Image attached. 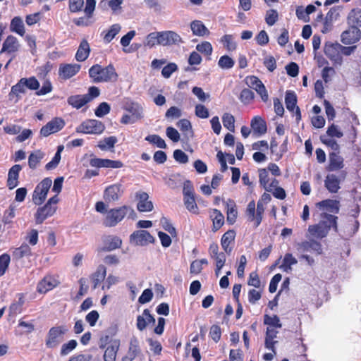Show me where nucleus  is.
Masks as SVG:
<instances>
[{"label": "nucleus", "mask_w": 361, "mask_h": 361, "mask_svg": "<svg viewBox=\"0 0 361 361\" xmlns=\"http://www.w3.org/2000/svg\"><path fill=\"white\" fill-rule=\"evenodd\" d=\"M39 87V82L35 76L22 78L16 85L11 87V92L8 94L9 99H15L16 102H18L20 98V94H25L26 89L36 91L35 94L37 96L45 95L53 90L52 84L49 79L43 82L41 88Z\"/></svg>", "instance_id": "obj_1"}, {"label": "nucleus", "mask_w": 361, "mask_h": 361, "mask_svg": "<svg viewBox=\"0 0 361 361\" xmlns=\"http://www.w3.org/2000/svg\"><path fill=\"white\" fill-rule=\"evenodd\" d=\"M88 73L92 82L95 83L114 82L117 81L118 78V75L111 63L105 67L99 64H94L90 67Z\"/></svg>", "instance_id": "obj_2"}, {"label": "nucleus", "mask_w": 361, "mask_h": 361, "mask_svg": "<svg viewBox=\"0 0 361 361\" xmlns=\"http://www.w3.org/2000/svg\"><path fill=\"white\" fill-rule=\"evenodd\" d=\"M130 210H131L130 207L126 205L108 210L104 219V225L106 227L116 226L125 218Z\"/></svg>", "instance_id": "obj_3"}, {"label": "nucleus", "mask_w": 361, "mask_h": 361, "mask_svg": "<svg viewBox=\"0 0 361 361\" xmlns=\"http://www.w3.org/2000/svg\"><path fill=\"white\" fill-rule=\"evenodd\" d=\"M67 331L66 327L63 325L51 327L46 336V347L49 349L58 347L63 341Z\"/></svg>", "instance_id": "obj_4"}, {"label": "nucleus", "mask_w": 361, "mask_h": 361, "mask_svg": "<svg viewBox=\"0 0 361 361\" xmlns=\"http://www.w3.org/2000/svg\"><path fill=\"white\" fill-rule=\"evenodd\" d=\"M183 195V202L186 209L192 214H198L199 207L196 203L195 190L190 180H186L184 183Z\"/></svg>", "instance_id": "obj_5"}, {"label": "nucleus", "mask_w": 361, "mask_h": 361, "mask_svg": "<svg viewBox=\"0 0 361 361\" xmlns=\"http://www.w3.org/2000/svg\"><path fill=\"white\" fill-rule=\"evenodd\" d=\"M105 130L104 124L96 119H87L76 128V132L84 134H102Z\"/></svg>", "instance_id": "obj_6"}, {"label": "nucleus", "mask_w": 361, "mask_h": 361, "mask_svg": "<svg viewBox=\"0 0 361 361\" xmlns=\"http://www.w3.org/2000/svg\"><path fill=\"white\" fill-rule=\"evenodd\" d=\"M51 183L50 178H45L36 186L32 194V201L35 205H41L46 200Z\"/></svg>", "instance_id": "obj_7"}, {"label": "nucleus", "mask_w": 361, "mask_h": 361, "mask_svg": "<svg viewBox=\"0 0 361 361\" xmlns=\"http://www.w3.org/2000/svg\"><path fill=\"white\" fill-rule=\"evenodd\" d=\"M245 82L247 86L257 92L263 102H267L269 100V95L266 87L258 77L255 75H247L245 78Z\"/></svg>", "instance_id": "obj_8"}, {"label": "nucleus", "mask_w": 361, "mask_h": 361, "mask_svg": "<svg viewBox=\"0 0 361 361\" xmlns=\"http://www.w3.org/2000/svg\"><path fill=\"white\" fill-rule=\"evenodd\" d=\"M130 242L137 246H146L154 242V237L146 230H137L130 235Z\"/></svg>", "instance_id": "obj_9"}, {"label": "nucleus", "mask_w": 361, "mask_h": 361, "mask_svg": "<svg viewBox=\"0 0 361 361\" xmlns=\"http://www.w3.org/2000/svg\"><path fill=\"white\" fill-rule=\"evenodd\" d=\"M123 185L121 183H115L106 187L104 191L103 198L106 202H114L118 201L123 195Z\"/></svg>", "instance_id": "obj_10"}, {"label": "nucleus", "mask_w": 361, "mask_h": 361, "mask_svg": "<svg viewBox=\"0 0 361 361\" xmlns=\"http://www.w3.org/2000/svg\"><path fill=\"white\" fill-rule=\"evenodd\" d=\"M295 248L299 253L310 251L316 255H322L323 252L322 244L313 239L298 243L295 245Z\"/></svg>", "instance_id": "obj_11"}, {"label": "nucleus", "mask_w": 361, "mask_h": 361, "mask_svg": "<svg viewBox=\"0 0 361 361\" xmlns=\"http://www.w3.org/2000/svg\"><path fill=\"white\" fill-rule=\"evenodd\" d=\"M342 48L343 47L338 43H326L324 51L325 55L334 63L341 64L343 59L341 51Z\"/></svg>", "instance_id": "obj_12"}, {"label": "nucleus", "mask_w": 361, "mask_h": 361, "mask_svg": "<svg viewBox=\"0 0 361 361\" xmlns=\"http://www.w3.org/2000/svg\"><path fill=\"white\" fill-rule=\"evenodd\" d=\"M65 126V122L61 118L56 117L48 122L40 129V135L47 137L51 134L61 130Z\"/></svg>", "instance_id": "obj_13"}, {"label": "nucleus", "mask_w": 361, "mask_h": 361, "mask_svg": "<svg viewBox=\"0 0 361 361\" xmlns=\"http://www.w3.org/2000/svg\"><path fill=\"white\" fill-rule=\"evenodd\" d=\"M347 173L342 171L339 177L335 174H328L324 180V185L326 188L331 193H336L340 189V183L341 180H344Z\"/></svg>", "instance_id": "obj_14"}, {"label": "nucleus", "mask_w": 361, "mask_h": 361, "mask_svg": "<svg viewBox=\"0 0 361 361\" xmlns=\"http://www.w3.org/2000/svg\"><path fill=\"white\" fill-rule=\"evenodd\" d=\"M81 66L78 63H61L59 68V77L66 80L75 76L80 70Z\"/></svg>", "instance_id": "obj_15"}, {"label": "nucleus", "mask_w": 361, "mask_h": 361, "mask_svg": "<svg viewBox=\"0 0 361 361\" xmlns=\"http://www.w3.org/2000/svg\"><path fill=\"white\" fill-rule=\"evenodd\" d=\"M90 164L96 168L119 169L123 166V163L120 160H111L109 159L92 158L90 160Z\"/></svg>", "instance_id": "obj_16"}, {"label": "nucleus", "mask_w": 361, "mask_h": 361, "mask_svg": "<svg viewBox=\"0 0 361 361\" xmlns=\"http://www.w3.org/2000/svg\"><path fill=\"white\" fill-rule=\"evenodd\" d=\"M56 206L46 203L43 207H39L35 214V223L41 224L44 221L54 214L56 211Z\"/></svg>", "instance_id": "obj_17"}, {"label": "nucleus", "mask_w": 361, "mask_h": 361, "mask_svg": "<svg viewBox=\"0 0 361 361\" xmlns=\"http://www.w3.org/2000/svg\"><path fill=\"white\" fill-rule=\"evenodd\" d=\"M159 34H160L159 37H161V45L162 46H171L183 42L181 37L174 31H162Z\"/></svg>", "instance_id": "obj_18"}, {"label": "nucleus", "mask_w": 361, "mask_h": 361, "mask_svg": "<svg viewBox=\"0 0 361 361\" xmlns=\"http://www.w3.org/2000/svg\"><path fill=\"white\" fill-rule=\"evenodd\" d=\"M361 32L360 29L349 26L348 29L341 34V42L346 45L354 44L360 40Z\"/></svg>", "instance_id": "obj_19"}, {"label": "nucleus", "mask_w": 361, "mask_h": 361, "mask_svg": "<svg viewBox=\"0 0 361 361\" xmlns=\"http://www.w3.org/2000/svg\"><path fill=\"white\" fill-rule=\"evenodd\" d=\"M344 167V159L340 152H330L329 154V164L326 167L327 171H336Z\"/></svg>", "instance_id": "obj_20"}, {"label": "nucleus", "mask_w": 361, "mask_h": 361, "mask_svg": "<svg viewBox=\"0 0 361 361\" xmlns=\"http://www.w3.org/2000/svg\"><path fill=\"white\" fill-rule=\"evenodd\" d=\"M135 197L138 200L137 209L139 212H147L153 209V204L149 200V195L147 192L140 191L136 193Z\"/></svg>", "instance_id": "obj_21"}, {"label": "nucleus", "mask_w": 361, "mask_h": 361, "mask_svg": "<svg viewBox=\"0 0 361 361\" xmlns=\"http://www.w3.org/2000/svg\"><path fill=\"white\" fill-rule=\"evenodd\" d=\"M59 283L57 279L47 275L37 285V291L40 293H46L56 287Z\"/></svg>", "instance_id": "obj_22"}, {"label": "nucleus", "mask_w": 361, "mask_h": 361, "mask_svg": "<svg viewBox=\"0 0 361 361\" xmlns=\"http://www.w3.org/2000/svg\"><path fill=\"white\" fill-rule=\"evenodd\" d=\"M235 237V232L233 229L227 231L221 237V247L228 255H230L233 250Z\"/></svg>", "instance_id": "obj_23"}, {"label": "nucleus", "mask_w": 361, "mask_h": 361, "mask_svg": "<svg viewBox=\"0 0 361 361\" xmlns=\"http://www.w3.org/2000/svg\"><path fill=\"white\" fill-rule=\"evenodd\" d=\"M149 324H154L155 318L150 314L148 309H145L143 310L142 315L137 317L136 326L138 330L143 331Z\"/></svg>", "instance_id": "obj_24"}, {"label": "nucleus", "mask_w": 361, "mask_h": 361, "mask_svg": "<svg viewBox=\"0 0 361 361\" xmlns=\"http://www.w3.org/2000/svg\"><path fill=\"white\" fill-rule=\"evenodd\" d=\"M22 169L20 164L13 165L8 171L7 178V187L12 190L18 186L19 182V173Z\"/></svg>", "instance_id": "obj_25"}, {"label": "nucleus", "mask_w": 361, "mask_h": 361, "mask_svg": "<svg viewBox=\"0 0 361 361\" xmlns=\"http://www.w3.org/2000/svg\"><path fill=\"white\" fill-rule=\"evenodd\" d=\"M20 44L18 39L13 35H8L4 40L1 53L6 52L8 54L15 53L19 50Z\"/></svg>", "instance_id": "obj_26"}, {"label": "nucleus", "mask_w": 361, "mask_h": 361, "mask_svg": "<svg viewBox=\"0 0 361 361\" xmlns=\"http://www.w3.org/2000/svg\"><path fill=\"white\" fill-rule=\"evenodd\" d=\"M278 329L279 328L267 327L266 330L264 345L266 348L271 350L274 354H276L275 344L277 341H274V338L277 337L279 333Z\"/></svg>", "instance_id": "obj_27"}, {"label": "nucleus", "mask_w": 361, "mask_h": 361, "mask_svg": "<svg viewBox=\"0 0 361 361\" xmlns=\"http://www.w3.org/2000/svg\"><path fill=\"white\" fill-rule=\"evenodd\" d=\"M102 248L104 251H112L116 249L120 248L122 245V240L116 235H109L103 238Z\"/></svg>", "instance_id": "obj_28"}, {"label": "nucleus", "mask_w": 361, "mask_h": 361, "mask_svg": "<svg viewBox=\"0 0 361 361\" xmlns=\"http://www.w3.org/2000/svg\"><path fill=\"white\" fill-rule=\"evenodd\" d=\"M316 207L324 212L337 214L339 212V202L327 199L317 202Z\"/></svg>", "instance_id": "obj_29"}, {"label": "nucleus", "mask_w": 361, "mask_h": 361, "mask_svg": "<svg viewBox=\"0 0 361 361\" xmlns=\"http://www.w3.org/2000/svg\"><path fill=\"white\" fill-rule=\"evenodd\" d=\"M226 210V221L228 224L233 225L235 223L238 216L237 205L232 199H228L225 202Z\"/></svg>", "instance_id": "obj_30"}, {"label": "nucleus", "mask_w": 361, "mask_h": 361, "mask_svg": "<svg viewBox=\"0 0 361 361\" xmlns=\"http://www.w3.org/2000/svg\"><path fill=\"white\" fill-rule=\"evenodd\" d=\"M90 54V47L87 39H83L78 48L75 58L77 61L82 62L85 61Z\"/></svg>", "instance_id": "obj_31"}, {"label": "nucleus", "mask_w": 361, "mask_h": 361, "mask_svg": "<svg viewBox=\"0 0 361 361\" xmlns=\"http://www.w3.org/2000/svg\"><path fill=\"white\" fill-rule=\"evenodd\" d=\"M209 216L212 221V230L214 232H216L222 227L224 224V216L219 209H213L210 212Z\"/></svg>", "instance_id": "obj_32"}, {"label": "nucleus", "mask_w": 361, "mask_h": 361, "mask_svg": "<svg viewBox=\"0 0 361 361\" xmlns=\"http://www.w3.org/2000/svg\"><path fill=\"white\" fill-rule=\"evenodd\" d=\"M320 217L321 221L319 224H322L323 227L325 226L328 231H330L331 227L334 228L335 231H337V216L323 212Z\"/></svg>", "instance_id": "obj_33"}, {"label": "nucleus", "mask_w": 361, "mask_h": 361, "mask_svg": "<svg viewBox=\"0 0 361 361\" xmlns=\"http://www.w3.org/2000/svg\"><path fill=\"white\" fill-rule=\"evenodd\" d=\"M308 232L312 237L317 239H322L329 233L325 226L323 227L322 224L319 223L317 224L309 226Z\"/></svg>", "instance_id": "obj_34"}, {"label": "nucleus", "mask_w": 361, "mask_h": 361, "mask_svg": "<svg viewBox=\"0 0 361 361\" xmlns=\"http://www.w3.org/2000/svg\"><path fill=\"white\" fill-rule=\"evenodd\" d=\"M125 110L131 114V116L137 121L143 117V108L137 102H128L126 104Z\"/></svg>", "instance_id": "obj_35"}, {"label": "nucleus", "mask_w": 361, "mask_h": 361, "mask_svg": "<svg viewBox=\"0 0 361 361\" xmlns=\"http://www.w3.org/2000/svg\"><path fill=\"white\" fill-rule=\"evenodd\" d=\"M347 21L349 26L359 29L361 27V9H352L348 13Z\"/></svg>", "instance_id": "obj_36"}, {"label": "nucleus", "mask_w": 361, "mask_h": 361, "mask_svg": "<svg viewBox=\"0 0 361 361\" xmlns=\"http://www.w3.org/2000/svg\"><path fill=\"white\" fill-rule=\"evenodd\" d=\"M10 30L18 35L23 37L25 34V29L23 21L20 16H15L11 21Z\"/></svg>", "instance_id": "obj_37"}, {"label": "nucleus", "mask_w": 361, "mask_h": 361, "mask_svg": "<svg viewBox=\"0 0 361 361\" xmlns=\"http://www.w3.org/2000/svg\"><path fill=\"white\" fill-rule=\"evenodd\" d=\"M250 126L253 130L259 135L264 134L267 130L266 121L258 116L252 119Z\"/></svg>", "instance_id": "obj_38"}, {"label": "nucleus", "mask_w": 361, "mask_h": 361, "mask_svg": "<svg viewBox=\"0 0 361 361\" xmlns=\"http://www.w3.org/2000/svg\"><path fill=\"white\" fill-rule=\"evenodd\" d=\"M67 102L73 108L79 109L89 103L85 94L71 95L68 97Z\"/></svg>", "instance_id": "obj_39"}, {"label": "nucleus", "mask_w": 361, "mask_h": 361, "mask_svg": "<svg viewBox=\"0 0 361 361\" xmlns=\"http://www.w3.org/2000/svg\"><path fill=\"white\" fill-rule=\"evenodd\" d=\"M190 28L194 35L204 36L209 34V30L201 20H195L191 22Z\"/></svg>", "instance_id": "obj_40"}, {"label": "nucleus", "mask_w": 361, "mask_h": 361, "mask_svg": "<svg viewBox=\"0 0 361 361\" xmlns=\"http://www.w3.org/2000/svg\"><path fill=\"white\" fill-rule=\"evenodd\" d=\"M44 157V153L39 149L32 152L28 157L29 167L31 169H35Z\"/></svg>", "instance_id": "obj_41"}, {"label": "nucleus", "mask_w": 361, "mask_h": 361, "mask_svg": "<svg viewBox=\"0 0 361 361\" xmlns=\"http://www.w3.org/2000/svg\"><path fill=\"white\" fill-rule=\"evenodd\" d=\"M118 140L115 136H109L101 140L97 145V147L102 151H106L114 149Z\"/></svg>", "instance_id": "obj_42"}, {"label": "nucleus", "mask_w": 361, "mask_h": 361, "mask_svg": "<svg viewBox=\"0 0 361 361\" xmlns=\"http://www.w3.org/2000/svg\"><path fill=\"white\" fill-rule=\"evenodd\" d=\"M285 103L287 109L293 112L297 106V96L293 91H287L285 96Z\"/></svg>", "instance_id": "obj_43"}, {"label": "nucleus", "mask_w": 361, "mask_h": 361, "mask_svg": "<svg viewBox=\"0 0 361 361\" xmlns=\"http://www.w3.org/2000/svg\"><path fill=\"white\" fill-rule=\"evenodd\" d=\"M297 263L298 260L291 253H286L279 267L283 271H288V269H291L292 265L296 264Z\"/></svg>", "instance_id": "obj_44"}, {"label": "nucleus", "mask_w": 361, "mask_h": 361, "mask_svg": "<svg viewBox=\"0 0 361 361\" xmlns=\"http://www.w3.org/2000/svg\"><path fill=\"white\" fill-rule=\"evenodd\" d=\"M264 324L267 325V327L272 328H281L282 324L281 323L279 317L276 314L270 316L269 314H265L264 315Z\"/></svg>", "instance_id": "obj_45"}, {"label": "nucleus", "mask_w": 361, "mask_h": 361, "mask_svg": "<svg viewBox=\"0 0 361 361\" xmlns=\"http://www.w3.org/2000/svg\"><path fill=\"white\" fill-rule=\"evenodd\" d=\"M121 28V27L119 24L112 25L108 30L103 32V33H105L103 38L104 41L106 43H109L118 35Z\"/></svg>", "instance_id": "obj_46"}, {"label": "nucleus", "mask_w": 361, "mask_h": 361, "mask_svg": "<svg viewBox=\"0 0 361 361\" xmlns=\"http://www.w3.org/2000/svg\"><path fill=\"white\" fill-rule=\"evenodd\" d=\"M118 349V345L111 344L104 351V361H116V354Z\"/></svg>", "instance_id": "obj_47"}, {"label": "nucleus", "mask_w": 361, "mask_h": 361, "mask_svg": "<svg viewBox=\"0 0 361 361\" xmlns=\"http://www.w3.org/2000/svg\"><path fill=\"white\" fill-rule=\"evenodd\" d=\"M63 148L64 147H63V145L58 146L57 151L55 153V154H54V157L52 158L51 161H50L49 162H48L45 165V169L47 170H51L53 169H55L58 166V164L60 162L61 158V153L63 150Z\"/></svg>", "instance_id": "obj_48"}, {"label": "nucleus", "mask_w": 361, "mask_h": 361, "mask_svg": "<svg viewBox=\"0 0 361 361\" xmlns=\"http://www.w3.org/2000/svg\"><path fill=\"white\" fill-rule=\"evenodd\" d=\"M159 32H154L149 33L146 37L145 46L148 47H153L157 44L161 45V37H159Z\"/></svg>", "instance_id": "obj_49"}, {"label": "nucleus", "mask_w": 361, "mask_h": 361, "mask_svg": "<svg viewBox=\"0 0 361 361\" xmlns=\"http://www.w3.org/2000/svg\"><path fill=\"white\" fill-rule=\"evenodd\" d=\"M222 122L224 126L227 128L228 130L231 132H234L235 130V118L234 116L229 114L225 113L222 116Z\"/></svg>", "instance_id": "obj_50"}, {"label": "nucleus", "mask_w": 361, "mask_h": 361, "mask_svg": "<svg viewBox=\"0 0 361 361\" xmlns=\"http://www.w3.org/2000/svg\"><path fill=\"white\" fill-rule=\"evenodd\" d=\"M255 98L254 92L247 88L243 89L240 94V100L245 104H250Z\"/></svg>", "instance_id": "obj_51"}, {"label": "nucleus", "mask_w": 361, "mask_h": 361, "mask_svg": "<svg viewBox=\"0 0 361 361\" xmlns=\"http://www.w3.org/2000/svg\"><path fill=\"white\" fill-rule=\"evenodd\" d=\"M145 140L149 142L152 144L157 145V147L165 149L166 148V144L164 139H162L158 135H149L145 137Z\"/></svg>", "instance_id": "obj_52"}, {"label": "nucleus", "mask_w": 361, "mask_h": 361, "mask_svg": "<svg viewBox=\"0 0 361 361\" xmlns=\"http://www.w3.org/2000/svg\"><path fill=\"white\" fill-rule=\"evenodd\" d=\"M111 111L110 105L106 102H103L99 104V106L95 109L94 114L96 116L99 118L104 117L105 115L108 114Z\"/></svg>", "instance_id": "obj_53"}, {"label": "nucleus", "mask_w": 361, "mask_h": 361, "mask_svg": "<svg viewBox=\"0 0 361 361\" xmlns=\"http://www.w3.org/2000/svg\"><path fill=\"white\" fill-rule=\"evenodd\" d=\"M140 351L137 339L135 338L131 339L127 353L135 358L140 353Z\"/></svg>", "instance_id": "obj_54"}, {"label": "nucleus", "mask_w": 361, "mask_h": 361, "mask_svg": "<svg viewBox=\"0 0 361 361\" xmlns=\"http://www.w3.org/2000/svg\"><path fill=\"white\" fill-rule=\"evenodd\" d=\"M160 224L162 228L166 231L169 232L172 237L176 236L177 234L176 228L173 227V226L172 225V224L171 223L170 220L168 218L165 216L161 217L160 219Z\"/></svg>", "instance_id": "obj_55"}, {"label": "nucleus", "mask_w": 361, "mask_h": 361, "mask_svg": "<svg viewBox=\"0 0 361 361\" xmlns=\"http://www.w3.org/2000/svg\"><path fill=\"white\" fill-rule=\"evenodd\" d=\"M16 207L11 204L8 209L4 211L2 217V222L6 225L12 222L13 219L15 217Z\"/></svg>", "instance_id": "obj_56"}, {"label": "nucleus", "mask_w": 361, "mask_h": 361, "mask_svg": "<svg viewBox=\"0 0 361 361\" xmlns=\"http://www.w3.org/2000/svg\"><path fill=\"white\" fill-rule=\"evenodd\" d=\"M320 140L323 144H324L327 147H330L332 150H334L333 152H340V146L335 140L332 138H328L325 135H322L320 137Z\"/></svg>", "instance_id": "obj_57"}, {"label": "nucleus", "mask_w": 361, "mask_h": 361, "mask_svg": "<svg viewBox=\"0 0 361 361\" xmlns=\"http://www.w3.org/2000/svg\"><path fill=\"white\" fill-rule=\"evenodd\" d=\"M234 64L233 59L228 55L221 56L218 62L219 66L223 69H230L233 67Z\"/></svg>", "instance_id": "obj_58"}, {"label": "nucleus", "mask_w": 361, "mask_h": 361, "mask_svg": "<svg viewBox=\"0 0 361 361\" xmlns=\"http://www.w3.org/2000/svg\"><path fill=\"white\" fill-rule=\"evenodd\" d=\"M78 343L75 340H70L68 343L61 345L60 354L64 356L70 353L73 350L77 347Z\"/></svg>", "instance_id": "obj_59"}, {"label": "nucleus", "mask_w": 361, "mask_h": 361, "mask_svg": "<svg viewBox=\"0 0 361 361\" xmlns=\"http://www.w3.org/2000/svg\"><path fill=\"white\" fill-rule=\"evenodd\" d=\"M84 0H68V9L71 13H78L82 10Z\"/></svg>", "instance_id": "obj_60"}, {"label": "nucleus", "mask_w": 361, "mask_h": 361, "mask_svg": "<svg viewBox=\"0 0 361 361\" xmlns=\"http://www.w3.org/2000/svg\"><path fill=\"white\" fill-rule=\"evenodd\" d=\"M209 337L215 342L218 343L221 337V329L218 324H214L210 327Z\"/></svg>", "instance_id": "obj_61"}, {"label": "nucleus", "mask_w": 361, "mask_h": 361, "mask_svg": "<svg viewBox=\"0 0 361 361\" xmlns=\"http://www.w3.org/2000/svg\"><path fill=\"white\" fill-rule=\"evenodd\" d=\"M221 42L224 47L229 51H234L236 49V44L233 40V36L231 35H225L221 38Z\"/></svg>", "instance_id": "obj_62"}, {"label": "nucleus", "mask_w": 361, "mask_h": 361, "mask_svg": "<svg viewBox=\"0 0 361 361\" xmlns=\"http://www.w3.org/2000/svg\"><path fill=\"white\" fill-rule=\"evenodd\" d=\"M279 19L278 12L274 9H270L267 11L265 21L269 26L274 25Z\"/></svg>", "instance_id": "obj_63"}, {"label": "nucleus", "mask_w": 361, "mask_h": 361, "mask_svg": "<svg viewBox=\"0 0 361 361\" xmlns=\"http://www.w3.org/2000/svg\"><path fill=\"white\" fill-rule=\"evenodd\" d=\"M196 49L206 56H210L212 53V46L209 42H203L196 46Z\"/></svg>", "instance_id": "obj_64"}]
</instances>
